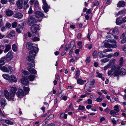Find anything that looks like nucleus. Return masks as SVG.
I'll use <instances>...</instances> for the list:
<instances>
[{
	"instance_id": "7ed1b4c3",
	"label": "nucleus",
	"mask_w": 126,
	"mask_h": 126,
	"mask_svg": "<svg viewBox=\"0 0 126 126\" xmlns=\"http://www.w3.org/2000/svg\"><path fill=\"white\" fill-rule=\"evenodd\" d=\"M1 70L3 72L9 73V71L12 72V68L9 65H7L2 67Z\"/></svg>"
},
{
	"instance_id": "e2e57ef3",
	"label": "nucleus",
	"mask_w": 126,
	"mask_h": 126,
	"mask_svg": "<svg viewBox=\"0 0 126 126\" xmlns=\"http://www.w3.org/2000/svg\"><path fill=\"white\" fill-rule=\"evenodd\" d=\"M113 56V54L111 53L106 55V56H105V57H106L108 58H110Z\"/></svg>"
},
{
	"instance_id": "72a5a7b5",
	"label": "nucleus",
	"mask_w": 126,
	"mask_h": 126,
	"mask_svg": "<svg viewBox=\"0 0 126 126\" xmlns=\"http://www.w3.org/2000/svg\"><path fill=\"white\" fill-rule=\"evenodd\" d=\"M34 78V76L32 75H30L28 77L29 79L31 81H32L33 80Z\"/></svg>"
},
{
	"instance_id": "aec40b11",
	"label": "nucleus",
	"mask_w": 126,
	"mask_h": 126,
	"mask_svg": "<svg viewBox=\"0 0 126 126\" xmlns=\"http://www.w3.org/2000/svg\"><path fill=\"white\" fill-rule=\"evenodd\" d=\"M125 5V3L123 0L120 1H119L117 4V7H124Z\"/></svg>"
},
{
	"instance_id": "a18cd8bd",
	"label": "nucleus",
	"mask_w": 126,
	"mask_h": 126,
	"mask_svg": "<svg viewBox=\"0 0 126 126\" xmlns=\"http://www.w3.org/2000/svg\"><path fill=\"white\" fill-rule=\"evenodd\" d=\"M114 110L117 111V112H119V110L118 108V106L116 105L114 107Z\"/></svg>"
},
{
	"instance_id": "9d476101",
	"label": "nucleus",
	"mask_w": 126,
	"mask_h": 126,
	"mask_svg": "<svg viewBox=\"0 0 126 126\" xmlns=\"http://www.w3.org/2000/svg\"><path fill=\"white\" fill-rule=\"evenodd\" d=\"M13 57V52L12 51H9L5 57V59L7 61H9L12 59Z\"/></svg>"
},
{
	"instance_id": "cd10ccee",
	"label": "nucleus",
	"mask_w": 126,
	"mask_h": 126,
	"mask_svg": "<svg viewBox=\"0 0 126 126\" xmlns=\"http://www.w3.org/2000/svg\"><path fill=\"white\" fill-rule=\"evenodd\" d=\"M5 59V57H3L0 59V65H3L5 64L4 60Z\"/></svg>"
},
{
	"instance_id": "4468645a",
	"label": "nucleus",
	"mask_w": 126,
	"mask_h": 126,
	"mask_svg": "<svg viewBox=\"0 0 126 126\" xmlns=\"http://www.w3.org/2000/svg\"><path fill=\"white\" fill-rule=\"evenodd\" d=\"M17 80L16 78L14 75H12L10 77L9 82H17Z\"/></svg>"
},
{
	"instance_id": "774afa93",
	"label": "nucleus",
	"mask_w": 126,
	"mask_h": 126,
	"mask_svg": "<svg viewBox=\"0 0 126 126\" xmlns=\"http://www.w3.org/2000/svg\"><path fill=\"white\" fill-rule=\"evenodd\" d=\"M102 100V99L100 97H98L97 98L96 101L98 102H100Z\"/></svg>"
},
{
	"instance_id": "bb28decb",
	"label": "nucleus",
	"mask_w": 126,
	"mask_h": 126,
	"mask_svg": "<svg viewBox=\"0 0 126 126\" xmlns=\"http://www.w3.org/2000/svg\"><path fill=\"white\" fill-rule=\"evenodd\" d=\"M23 89L25 92L24 93L25 95L27 94L30 91V89L28 87H23Z\"/></svg>"
},
{
	"instance_id": "f03ea898",
	"label": "nucleus",
	"mask_w": 126,
	"mask_h": 126,
	"mask_svg": "<svg viewBox=\"0 0 126 126\" xmlns=\"http://www.w3.org/2000/svg\"><path fill=\"white\" fill-rule=\"evenodd\" d=\"M114 74V76H118L119 75V70L116 69H112L108 72V75H112Z\"/></svg>"
},
{
	"instance_id": "20e7f679",
	"label": "nucleus",
	"mask_w": 126,
	"mask_h": 126,
	"mask_svg": "<svg viewBox=\"0 0 126 126\" xmlns=\"http://www.w3.org/2000/svg\"><path fill=\"white\" fill-rule=\"evenodd\" d=\"M36 22L37 21L34 17L30 16L29 18L28 23L29 25L31 26L35 24Z\"/></svg>"
},
{
	"instance_id": "9b49d317",
	"label": "nucleus",
	"mask_w": 126,
	"mask_h": 126,
	"mask_svg": "<svg viewBox=\"0 0 126 126\" xmlns=\"http://www.w3.org/2000/svg\"><path fill=\"white\" fill-rule=\"evenodd\" d=\"M16 94L19 98H22L23 96L25 95L24 91L21 89H19L18 90V91L16 93Z\"/></svg>"
},
{
	"instance_id": "0e129e2a",
	"label": "nucleus",
	"mask_w": 126,
	"mask_h": 126,
	"mask_svg": "<svg viewBox=\"0 0 126 126\" xmlns=\"http://www.w3.org/2000/svg\"><path fill=\"white\" fill-rule=\"evenodd\" d=\"M4 25L3 20L2 19H0V27Z\"/></svg>"
},
{
	"instance_id": "c756f323",
	"label": "nucleus",
	"mask_w": 126,
	"mask_h": 126,
	"mask_svg": "<svg viewBox=\"0 0 126 126\" xmlns=\"http://www.w3.org/2000/svg\"><path fill=\"white\" fill-rule=\"evenodd\" d=\"M119 75H125L126 73V71L125 70L124 68H122L121 69L120 71V72H119Z\"/></svg>"
},
{
	"instance_id": "4be33fe9",
	"label": "nucleus",
	"mask_w": 126,
	"mask_h": 126,
	"mask_svg": "<svg viewBox=\"0 0 126 126\" xmlns=\"http://www.w3.org/2000/svg\"><path fill=\"white\" fill-rule=\"evenodd\" d=\"M11 45H8L5 46V48L4 51V52L6 53L9 51L11 49Z\"/></svg>"
},
{
	"instance_id": "09e8293b",
	"label": "nucleus",
	"mask_w": 126,
	"mask_h": 126,
	"mask_svg": "<svg viewBox=\"0 0 126 126\" xmlns=\"http://www.w3.org/2000/svg\"><path fill=\"white\" fill-rule=\"evenodd\" d=\"M95 82V80L94 79H93L90 82V85L91 86H93Z\"/></svg>"
},
{
	"instance_id": "338daca9",
	"label": "nucleus",
	"mask_w": 126,
	"mask_h": 126,
	"mask_svg": "<svg viewBox=\"0 0 126 126\" xmlns=\"http://www.w3.org/2000/svg\"><path fill=\"white\" fill-rule=\"evenodd\" d=\"M122 49L123 51H126V45H123L122 46Z\"/></svg>"
},
{
	"instance_id": "2eb2a0df",
	"label": "nucleus",
	"mask_w": 126,
	"mask_h": 126,
	"mask_svg": "<svg viewBox=\"0 0 126 126\" xmlns=\"http://www.w3.org/2000/svg\"><path fill=\"white\" fill-rule=\"evenodd\" d=\"M21 82L22 84L25 85H27L28 84L29 82L27 79L26 78H22L21 79Z\"/></svg>"
},
{
	"instance_id": "e433bc0d",
	"label": "nucleus",
	"mask_w": 126,
	"mask_h": 126,
	"mask_svg": "<svg viewBox=\"0 0 126 126\" xmlns=\"http://www.w3.org/2000/svg\"><path fill=\"white\" fill-rule=\"evenodd\" d=\"M110 114L112 115H117L118 114V112H115L114 110H111L110 112Z\"/></svg>"
},
{
	"instance_id": "5701e85b",
	"label": "nucleus",
	"mask_w": 126,
	"mask_h": 126,
	"mask_svg": "<svg viewBox=\"0 0 126 126\" xmlns=\"http://www.w3.org/2000/svg\"><path fill=\"white\" fill-rule=\"evenodd\" d=\"M6 100L4 98H1L0 103L2 107L3 108L5 105Z\"/></svg>"
},
{
	"instance_id": "ddd939ff",
	"label": "nucleus",
	"mask_w": 126,
	"mask_h": 126,
	"mask_svg": "<svg viewBox=\"0 0 126 126\" xmlns=\"http://www.w3.org/2000/svg\"><path fill=\"white\" fill-rule=\"evenodd\" d=\"M23 2V0H18L16 2V4L18 8L19 9L22 8Z\"/></svg>"
},
{
	"instance_id": "052dcab7",
	"label": "nucleus",
	"mask_w": 126,
	"mask_h": 126,
	"mask_svg": "<svg viewBox=\"0 0 126 126\" xmlns=\"http://www.w3.org/2000/svg\"><path fill=\"white\" fill-rule=\"evenodd\" d=\"M11 24L8 23H7L6 24V27L7 28H9L11 27Z\"/></svg>"
},
{
	"instance_id": "de8ad7c7",
	"label": "nucleus",
	"mask_w": 126,
	"mask_h": 126,
	"mask_svg": "<svg viewBox=\"0 0 126 126\" xmlns=\"http://www.w3.org/2000/svg\"><path fill=\"white\" fill-rule=\"evenodd\" d=\"M69 46V45L68 44H67L65 45L64 49L66 50H68V49L70 48Z\"/></svg>"
},
{
	"instance_id": "473e14b6",
	"label": "nucleus",
	"mask_w": 126,
	"mask_h": 126,
	"mask_svg": "<svg viewBox=\"0 0 126 126\" xmlns=\"http://www.w3.org/2000/svg\"><path fill=\"white\" fill-rule=\"evenodd\" d=\"M32 40L34 42L39 41L40 40L39 36L38 37H35L32 39Z\"/></svg>"
},
{
	"instance_id": "c03bdc74",
	"label": "nucleus",
	"mask_w": 126,
	"mask_h": 126,
	"mask_svg": "<svg viewBox=\"0 0 126 126\" xmlns=\"http://www.w3.org/2000/svg\"><path fill=\"white\" fill-rule=\"evenodd\" d=\"M17 25V23L16 22H14L12 23V27L13 28H15Z\"/></svg>"
},
{
	"instance_id": "6e6552de",
	"label": "nucleus",
	"mask_w": 126,
	"mask_h": 126,
	"mask_svg": "<svg viewBox=\"0 0 126 126\" xmlns=\"http://www.w3.org/2000/svg\"><path fill=\"white\" fill-rule=\"evenodd\" d=\"M107 41L105 40L103 42V43L104 44V46L106 48H110L112 47L113 48H116L117 47V46L116 44L111 45L107 42Z\"/></svg>"
},
{
	"instance_id": "b1692460",
	"label": "nucleus",
	"mask_w": 126,
	"mask_h": 126,
	"mask_svg": "<svg viewBox=\"0 0 126 126\" xmlns=\"http://www.w3.org/2000/svg\"><path fill=\"white\" fill-rule=\"evenodd\" d=\"M118 33V28L116 27L114 29L112 32V35L117 34Z\"/></svg>"
},
{
	"instance_id": "f704fd0d",
	"label": "nucleus",
	"mask_w": 126,
	"mask_h": 126,
	"mask_svg": "<svg viewBox=\"0 0 126 126\" xmlns=\"http://www.w3.org/2000/svg\"><path fill=\"white\" fill-rule=\"evenodd\" d=\"M15 32L13 31H12L10 32V33L8 35L9 36L12 37L15 36Z\"/></svg>"
},
{
	"instance_id": "6e6d98bb",
	"label": "nucleus",
	"mask_w": 126,
	"mask_h": 126,
	"mask_svg": "<svg viewBox=\"0 0 126 126\" xmlns=\"http://www.w3.org/2000/svg\"><path fill=\"white\" fill-rule=\"evenodd\" d=\"M124 13V10H122L119 11L117 13V15H119L122 14H123Z\"/></svg>"
},
{
	"instance_id": "13d9d810",
	"label": "nucleus",
	"mask_w": 126,
	"mask_h": 126,
	"mask_svg": "<svg viewBox=\"0 0 126 126\" xmlns=\"http://www.w3.org/2000/svg\"><path fill=\"white\" fill-rule=\"evenodd\" d=\"M68 107L69 109H70L72 110H73L74 109L73 108V105L72 103H71L70 104L69 106Z\"/></svg>"
},
{
	"instance_id": "4c0bfd02",
	"label": "nucleus",
	"mask_w": 126,
	"mask_h": 126,
	"mask_svg": "<svg viewBox=\"0 0 126 126\" xmlns=\"http://www.w3.org/2000/svg\"><path fill=\"white\" fill-rule=\"evenodd\" d=\"M119 65L121 66H122L123 64V57H121L119 60Z\"/></svg>"
},
{
	"instance_id": "a878e982",
	"label": "nucleus",
	"mask_w": 126,
	"mask_h": 126,
	"mask_svg": "<svg viewBox=\"0 0 126 126\" xmlns=\"http://www.w3.org/2000/svg\"><path fill=\"white\" fill-rule=\"evenodd\" d=\"M69 46L70 48L71 49L74 48L75 49L76 48V46L74 44V41L71 42Z\"/></svg>"
},
{
	"instance_id": "79ce46f5",
	"label": "nucleus",
	"mask_w": 126,
	"mask_h": 126,
	"mask_svg": "<svg viewBox=\"0 0 126 126\" xmlns=\"http://www.w3.org/2000/svg\"><path fill=\"white\" fill-rule=\"evenodd\" d=\"M0 2L3 4H6L8 2V0H1Z\"/></svg>"
},
{
	"instance_id": "69168bd1",
	"label": "nucleus",
	"mask_w": 126,
	"mask_h": 126,
	"mask_svg": "<svg viewBox=\"0 0 126 126\" xmlns=\"http://www.w3.org/2000/svg\"><path fill=\"white\" fill-rule=\"evenodd\" d=\"M22 72L24 75H27L28 73V71L23 70H22Z\"/></svg>"
},
{
	"instance_id": "1a4fd4ad",
	"label": "nucleus",
	"mask_w": 126,
	"mask_h": 126,
	"mask_svg": "<svg viewBox=\"0 0 126 126\" xmlns=\"http://www.w3.org/2000/svg\"><path fill=\"white\" fill-rule=\"evenodd\" d=\"M4 94L5 98L9 100H13V98H11L12 97L10 96V94L9 93L8 91L6 90H5L4 91Z\"/></svg>"
},
{
	"instance_id": "6ab92c4d",
	"label": "nucleus",
	"mask_w": 126,
	"mask_h": 126,
	"mask_svg": "<svg viewBox=\"0 0 126 126\" xmlns=\"http://www.w3.org/2000/svg\"><path fill=\"white\" fill-rule=\"evenodd\" d=\"M35 16L37 17H40L43 16L44 15L41 12L37 11L35 13Z\"/></svg>"
},
{
	"instance_id": "603ef678",
	"label": "nucleus",
	"mask_w": 126,
	"mask_h": 126,
	"mask_svg": "<svg viewBox=\"0 0 126 126\" xmlns=\"http://www.w3.org/2000/svg\"><path fill=\"white\" fill-rule=\"evenodd\" d=\"M97 75L96 76L97 77L100 78L102 76V74H101L98 72H97Z\"/></svg>"
},
{
	"instance_id": "680f3d73",
	"label": "nucleus",
	"mask_w": 126,
	"mask_h": 126,
	"mask_svg": "<svg viewBox=\"0 0 126 126\" xmlns=\"http://www.w3.org/2000/svg\"><path fill=\"white\" fill-rule=\"evenodd\" d=\"M122 40L121 41V43L122 44H124L126 42V38L124 39H122Z\"/></svg>"
},
{
	"instance_id": "f8f14e48",
	"label": "nucleus",
	"mask_w": 126,
	"mask_h": 126,
	"mask_svg": "<svg viewBox=\"0 0 126 126\" xmlns=\"http://www.w3.org/2000/svg\"><path fill=\"white\" fill-rule=\"evenodd\" d=\"M38 29V26L36 24H34L32 26L31 28V32L33 33H34L36 32L37 30Z\"/></svg>"
},
{
	"instance_id": "5fc2aeb1",
	"label": "nucleus",
	"mask_w": 126,
	"mask_h": 126,
	"mask_svg": "<svg viewBox=\"0 0 126 126\" xmlns=\"http://www.w3.org/2000/svg\"><path fill=\"white\" fill-rule=\"evenodd\" d=\"M85 109L84 107L81 105H79V108L78 109V110H82Z\"/></svg>"
},
{
	"instance_id": "49530a36",
	"label": "nucleus",
	"mask_w": 126,
	"mask_h": 126,
	"mask_svg": "<svg viewBox=\"0 0 126 126\" xmlns=\"http://www.w3.org/2000/svg\"><path fill=\"white\" fill-rule=\"evenodd\" d=\"M80 74V71L79 70H78L76 71V75L77 76V77H76V79H77L78 77H79Z\"/></svg>"
},
{
	"instance_id": "ea45409f",
	"label": "nucleus",
	"mask_w": 126,
	"mask_h": 126,
	"mask_svg": "<svg viewBox=\"0 0 126 126\" xmlns=\"http://www.w3.org/2000/svg\"><path fill=\"white\" fill-rule=\"evenodd\" d=\"M4 120L5 123L8 124L12 125L13 124V122L11 121L10 120Z\"/></svg>"
},
{
	"instance_id": "412c9836",
	"label": "nucleus",
	"mask_w": 126,
	"mask_h": 126,
	"mask_svg": "<svg viewBox=\"0 0 126 126\" xmlns=\"http://www.w3.org/2000/svg\"><path fill=\"white\" fill-rule=\"evenodd\" d=\"M122 23H123V22L122 18H117L116 21V24L120 25Z\"/></svg>"
},
{
	"instance_id": "864d4df0",
	"label": "nucleus",
	"mask_w": 126,
	"mask_h": 126,
	"mask_svg": "<svg viewBox=\"0 0 126 126\" xmlns=\"http://www.w3.org/2000/svg\"><path fill=\"white\" fill-rule=\"evenodd\" d=\"M30 62H31L32 63H28V65L29 66H34L35 65V64L34 63H33L34 62H34H32L31 61H30Z\"/></svg>"
},
{
	"instance_id": "58836bf2",
	"label": "nucleus",
	"mask_w": 126,
	"mask_h": 126,
	"mask_svg": "<svg viewBox=\"0 0 126 126\" xmlns=\"http://www.w3.org/2000/svg\"><path fill=\"white\" fill-rule=\"evenodd\" d=\"M82 41H79L78 42L77 44L79 46V49H81L82 48Z\"/></svg>"
},
{
	"instance_id": "3c124183",
	"label": "nucleus",
	"mask_w": 126,
	"mask_h": 126,
	"mask_svg": "<svg viewBox=\"0 0 126 126\" xmlns=\"http://www.w3.org/2000/svg\"><path fill=\"white\" fill-rule=\"evenodd\" d=\"M97 54V51L96 50H95L94 51L93 53V55L94 58H96V57Z\"/></svg>"
},
{
	"instance_id": "423d86ee",
	"label": "nucleus",
	"mask_w": 126,
	"mask_h": 126,
	"mask_svg": "<svg viewBox=\"0 0 126 126\" xmlns=\"http://www.w3.org/2000/svg\"><path fill=\"white\" fill-rule=\"evenodd\" d=\"M42 0L43 4V9L45 12L47 13L48 12V9L49 8V7L48 5V4L46 2V0Z\"/></svg>"
},
{
	"instance_id": "37998d69",
	"label": "nucleus",
	"mask_w": 126,
	"mask_h": 126,
	"mask_svg": "<svg viewBox=\"0 0 126 126\" xmlns=\"http://www.w3.org/2000/svg\"><path fill=\"white\" fill-rule=\"evenodd\" d=\"M34 7L36 8L38 7L39 6V4L38 1H35L34 4Z\"/></svg>"
},
{
	"instance_id": "4d7b16f0",
	"label": "nucleus",
	"mask_w": 126,
	"mask_h": 126,
	"mask_svg": "<svg viewBox=\"0 0 126 126\" xmlns=\"http://www.w3.org/2000/svg\"><path fill=\"white\" fill-rule=\"evenodd\" d=\"M86 47L88 48L89 49L91 48L92 47V45L91 44H88L86 45Z\"/></svg>"
},
{
	"instance_id": "c9c22d12",
	"label": "nucleus",
	"mask_w": 126,
	"mask_h": 126,
	"mask_svg": "<svg viewBox=\"0 0 126 126\" xmlns=\"http://www.w3.org/2000/svg\"><path fill=\"white\" fill-rule=\"evenodd\" d=\"M60 116L62 118H64L65 119H66L67 118V115L64 113H62L61 114Z\"/></svg>"
},
{
	"instance_id": "bf43d9fd",
	"label": "nucleus",
	"mask_w": 126,
	"mask_h": 126,
	"mask_svg": "<svg viewBox=\"0 0 126 126\" xmlns=\"http://www.w3.org/2000/svg\"><path fill=\"white\" fill-rule=\"evenodd\" d=\"M120 53L119 52H115L114 54H113V56L117 57L119 55Z\"/></svg>"
},
{
	"instance_id": "a19ab883",
	"label": "nucleus",
	"mask_w": 126,
	"mask_h": 126,
	"mask_svg": "<svg viewBox=\"0 0 126 126\" xmlns=\"http://www.w3.org/2000/svg\"><path fill=\"white\" fill-rule=\"evenodd\" d=\"M109 61V59L107 58L102 59L101 60V62H103V63L106 62L108 61Z\"/></svg>"
},
{
	"instance_id": "f257e3e1",
	"label": "nucleus",
	"mask_w": 126,
	"mask_h": 126,
	"mask_svg": "<svg viewBox=\"0 0 126 126\" xmlns=\"http://www.w3.org/2000/svg\"><path fill=\"white\" fill-rule=\"evenodd\" d=\"M33 44L30 43H28L26 45L27 49H32V50L30 52L29 56H28V59L29 61L34 62V59L36 53L38 51V48L36 47H34Z\"/></svg>"
},
{
	"instance_id": "39448f33",
	"label": "nucleus",
	"mask_w": 126,
	"mask_h": 126,
	"mask_svg": "<svg viewBox=\"0 0 126 126\" xmlns=\"http://www.w3.org/2000/svg\"><path fill=\"white\" fill-rule=\"evenodd\" d=\"M17 90V89L16 87H12L11 88V90L9 92V93L10 94V96L12 97L11 98H13V100L14 99V96L15 95Z\"/></svg>"
},
{
	"instance_id": "0eeeda50",
	"label": "nucleus",
	"mask_w": 126,
	"mask_h": 126,
	"mask_svg": "<svg viewBox=\"0 0 126 126\" xmlns=\"http://www.w3.org/2000/svg\"><path fill=\"white\" fill-rule=\"evenodd\" d=\"M112 51V50L111 49H107L104 50L103 51H100L98 53V55L99 57L102 58L105 57V56L103 54V53H105L107 52H110Z\"/></svg>"
},
{
	"instance_id": "2f4dec72",
	"label": "nucleus",
	"mask_w": 126,
	"mask_h": 126,
	"mask_svg": "<svg viewBox=\"0 0 126 126\" xmlns=\"http://www.w3.org/2000/svg\"><path fill=\"white\" fill-rule=\"evenodd\" d=\"M108 42H111L113 43H114L116 44V42L115 40L112 39H109L107 41Z\"/></svg>"
},
{
	"instance_id": "7c9ffc66",
	"label": "nucleus",
	"mask_w": 126,
	"mask_h": 126,
	"mask_svg": "<svg viewBox=\"0 0 126 126\" xmlns=\"http://www.w3.org/2000/svg\"><path fill=\"white\" fill-rule=\"evenodd\" d=\"M2 76L5 79L8 80V81L9 80L10 76L8 74H3L2 75Z\"/></svg>"
},
{
	"instance_id": "a211bd4d",
	"label": "nucleus",
	"mask_w": 126,
	"mask_h": 126,
	"mask_svg": "<svg viewBox=\"0 0 126 126\" xmlns=\"http://www.w3.org/2000/svg\"><path fill=\"white\" fill-rule=\"evenodd\" d=\"M13 13V12L10 9H7L5 11L6 14L8 16H12Z\"/></svg>"
},
{
	"instance_id": "dca6fc26",
	"label": "nucleus",
	"mask_w": 126,
	"mask_h": 126,
	"mask_svg": "<svg viewBox=\"0 0 126 126\" xmlns=\"http://www.w3.org/2000/svg\"><path fill=\"white\" fill-rule=\"evenodd\" d=\"M13 16L14 17L18 19L21 18L23 16V15L21 13H15Z\"/></svg>"
},
{
	"instance_id": "8fccbe9b",
	"label": "nucleus",
	"mask_w": 126,
	"mask_h": 126,
	"mask_svg": "<svg viewBox=\"0 0 126 126\" xmlns=\"http://www.w3.org/2000/svg\"><path fill=\"white\" fill-rule=\"evenodd\" d=\"M110 66V64H107L106 66H105L104 68V70H106L107 69L109 68Z\"/></svg>"
},
{
	"instance_id": "c85d7f7f",
	"label": "nucleus",
	"mask_w": 126,
	"mask_h": 126,
	"mask_svg": "<svg viewBox=\"0 0 126 126\" xmlns=\"http://www.w3.org/2000/svg\"><path fill=\"white\" fill-rule=\"evenodd\" d=\"M12 48L13 51L14 52H16L17 50V47L15 44L12 45Z\"/></svg>"
},
{
	"instance_id": "f3484780",
	"label": "nucleus",
	"mask_w": 126,
	"mask_h": 126,
	"mask_svg": "<svg viewBox=\"0 0 126 126\" xmlns=\"http://www.w3.org/2000/svg\"><path fill=\"white\" fill-rule=\"evenodd\" d=\"M28 70L29 72L33 74L36 73V71L31 67L29 66L28 68Z\"/></svg>"
},
{
	"instance_id": "393cba45",
	"label": "nucleus",
	"mask_w": 126,
	"mask_h": 126,
	"mask_svg": "<svg viewBox=\"0 0 126 126\" xmlns=\"http://www.w3.org/2000/svg\"><path fill=\"white\" fill-rule=\"evenodd\" d=\"M85 80H82L81 79H79L77 80V82L80 85L83 84L84 82H86Z\"/></svg>"
}]
</instances>
